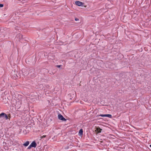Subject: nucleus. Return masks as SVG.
<instances>
[{
    "instance_id": "39448f33",
    "label": "nucleus",
    "mask_w": 151,
    "mask_h": 151,
    "mask_svg": "<svg viewBox=\"0 0 151 151\" xmlns=\"http://www.w3.org/2000/svg\"><path fill=\"white\" fill-rule=\"evenodd\" d=\"M32 147L35 148L37 146V144L35 141H33L30 144Z\"/></svg>"
},
{
    "instance_id": "423d86ee",
    "label": "nucleus",
    "mask_w": 151,
    "mask_h": 151,
    "mask_svg": "<svg viewBox=\"0 0 151 151\" xmlns=\"http://www.w3.org/2000/svg\"><path fill=\"white\" fill-rule=\"evenodd\" d=\"M83 130L82 129H81L79 131V134L80 136L82 135L83 134Z\"/></svg>"
},
{
    "instance_id": "1a4fd4ad",
    "label": "nucleus",
    "mask_w": 151,
    "mask_h": 151,
    "mask_svg": "<svg viewBox=\"0 0 151 151\" xmlns=\"http://www.w3.org/2000/svg\"><path fill=\"white\" fill-rule=\"evenodd\" d=\"M106 116L107 117L110 118H112V116L111 114H106Z\"/></svg>"
},
{
    "instance_id": "2eb2a0df",
    "label": "nucleus",
    "mask_w": 151,
    "mask_h": 151,
    "mask_svg": "<svg viewBox=\"0 0 151 151\" xmlns=\"http://www.w3.org/2000/svg\"><path fill=\"white\" fill-rule=\"evenodd\" d=\"M14 77H15V78H16V77H17V75L16 74H14Z\"/></svg>"
},
{
    "instance_id": "20e7f679",
    "label": "nucleus",
    "mask_w": 151,
    "mask_h": 151,
    "mask_svg": "<svg viewBox=\"0 0 151 151\" xmlns=\"http://www.w3.org/2000/svg\"><path fill=\"white\" fill-rule=\"evenodd\" d=\"M75 4L78 6H80L83 5L84 3L79 1H77L75 2Z\"/></svg>"
},
{
    "instance_id": "7ed1b4c3",
    "label": "nucleus",
    "mask_w": 151,
    "mask_h": 151,
    "mask_svg": "<svg viewBox=\"0 0 151 151\" xmlns=\"http://www.w3.org/2000/svg\"><path fill=\"white\" fill-rule=\"evenodd\" d=\"M102 130V129H101L99 127H97L96 128L95 131L96 132L97 134H98L100 133Z\"/></svg>"
},
{
    "instance_id": "0eeeda50",
    "label": "nucleus",
    "mask_w": 151,
    "mask_h": 151,
    "mask_svg": "<svg viewBox=\"0 0 151 151\" xmlns=\"http://www.w3.org/2000/svg\"><path fill=\"white\" fill-rule=\"evenodd\" d=\"M29 144V141H27L25 143L23 144V145L25 147H27L28 145Z\"/></svg>"
},
{
    "instance_id": "ddd939ff",
    "label": "nucleus",
    "mask_w": 151,
    "mask_h": 151,
    "mask_svg": "<svg viewBox=\"0 0 151 151\" xmlns=\"http://www.w3.org/2000/svg\"><path fill=\"white\" fill-rule=\"evenodd\" d=\"M4 6V4H0V7H2Z\"/></svg>"
},
{
    "instance_id": "9b49d317",
    "label": "nucleus",
    "mask_w": 151,
    "mask_h": 151,
    "mask_svg": "<svg viewBox=\"0 0 151 151\" xmlns=\"http://www.w3.org/2000/svg\"><path fill=\"white\" fill-rule=\"evenodd\" d=\"M62 66V65H57L56 66V67L58 68H60Z\"/></svg>"
},
{
    "instance_id": "f03ea898",
    "label": "nucleus",
    "mask_w": 151,
    "mask_h": 151,
    "mask_svg": "<svg viewBox=\"0 0 151 151\" xmlns=\"http://www.w3.org/2000/svg\"><path fill=\"white\" fill-rule=\"evenodd\" d=\"M58 117L59 119L63 121H66V119L61 114L58 115Z\"/></svg>"
},
{
    "instance_id": "f3484780",
    "label": "nucleus",
    "mask_w": 151,
    "mask_h": 151,
    "mask_svg": "<svg viewBox=\"0 0 151 151\" xmlns=\"http://www.w3.org/2000/svg\"><path fill=\"white\" fill-rule=\"evenodd\" d=\"M150 147H151V144L150 145Z\"/></svg>"
},
{
    "instance_id": "4468645a",
    "label": "nucleus",
    "mask_w": 151,
    "mask_h": 151,
    "mask_svg": "<svg viewBox=\"0 0 151 151\" xmlns=\"http://www.w3.org/2000/svg\"><path fill=\"white\" fill-rule=\"evenodd\" d=\"M78 20H79V19L78 18H75V20L76 21H78Z\"/></svg>"
},
{
    "instance_id": "9d476101",
    "label": "nucleus",
    "mask_w": 151,
    "mask_h": 151,
    "mask_svg": "<svg viewBox=\"0 0 151 151\" xmlns=\"http://www.w3.org/2000/svg\"><path fill=\"white\" fill-rule=\"evenodd\" d=\"M106 114H100L99 115H97L96 116H101L102 117H106Z\"/></svg>"
},
{
    "instance_id": "dca6fc26",
    "label": "nucleus",
    "mask_w": 151,
    "mask_h": 151,
    "mask_svg": "<svg viewBox=\"0 0 151 151\" xmlns=\"http://www.w3.org/2000/svg\"><path fill=\"white\" fill-rule=\"evenodd\" d=\"M46 136V135H43L42 137V138H45Z\"/></svg>"
},
{
    "instance_id": "6e6552de",
    "label": "nucleus",
    "mask_w": 151,
    "mask_h": 151,
    "mask_svg": "<svg viewBox=\"0 0 151 151\" xmlns=\"http://www.w3.org/2000/svg\"><path fill=\"white\" fill-rule=\"evenodd\" d=\"M17 37H19V39H22L23 38V35L21 34H19L17 35Z\"/></svg>"
},
{
    "instance_id": "f8f14e48",
    "label": "nucleus",
    "mask_w": 151,
    "mask_h": 151,
    "mask_svg": "<svg viewBox=\"0 0 151 151\" xmlns=\"http://www.w3.org/2000/svg\"><path fill=\"white\" fill-rule=\"evenodd\" d=\"M32 146H31V145H30L28 147L27 149H30L31 148V147H32Z\"/></svg>"
},
{
    "instance_id": "f257e3e1",
    "label": "nucleus",
    "mask_w": 151,
    "mask_h": 151,
    "mask_svg": "<svg viewBox=\"0 0 151 151\" xmlns=\"http://www.w3.org/2000/svg\"><path fill=\"white\" fill-rule=\"evenodd\" d=\"M0 117L4 118L6 119H8V116L7 114L3 112L0 114Z\"/></svg>"
}]
</instances>
